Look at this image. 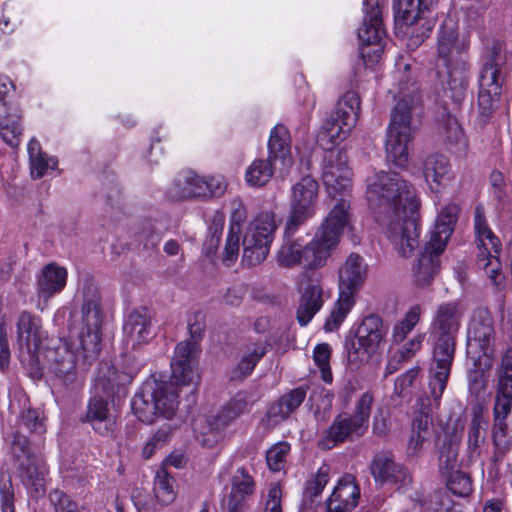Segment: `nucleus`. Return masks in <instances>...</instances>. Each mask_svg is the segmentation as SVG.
I'll return each instance as SVG.
<instances>
[{
  "label": "nucleus",
  "instance_id": "f257e3e1",
  "mask_svg": "<svg viewBox=\"0 0 512 512\" xmlns=\"http://www.w3.org/2000/svg\"><path fill=\"white\" fill-rule=\"evenodd\" d=\"M366 199L395 250L409 257L420 236L413 185L397 172L377 171L366 179Z\"/></svg>",
  "mask_w": 512,
  "mask_h": 512
},
{
  "label": "nucleus",
  "instance_id": "f03ea898",
  "mask_svg": "<svg viewBox=\"0 0 512 512\" xmlns=\"http://www.w3.org/2000/svg\"><path fill=\"white\" fill-rule=\"evenodd\" d=\"M348 225V205L342 201L333 206L308 243L303 244L300 238L291 239L293 234L285 233V241L278 251V263L284 267L301 265L306 269L325 266Z\"/></svg>",
  "mask_w": 512,
  "mask_h": 512
},
{
  "label": "nucleus",
  "instance_id": "7ed1b4c3",
  "mask_svg": "<svg viewBox=\"0 0 512 512\" xmlns=\"http://www.w3.org/2000/svg\"><path fill=\"white\" fill-rule=\"evenodd\" d=\"M468 40L459 39L458 22L446 17L436 32V72L443 92L455 102H460L470 79Z\"/></svg>",
  "mask_w": 512,
  "mask_h": 512
},
{
  "label": "nucleus",
  "instance_id": "20e7f679",
  "mask_svg": "<svg viewBox=\"0 0 512 512\" xmlns=\"http://www.w3.org/2000/svg\"><path fill=\"white\" fill-rule=\"evenodd\" d=\"M462 310L457 301L437 306L430 325L433 341L432 360L428 370L431 396L437 400L444 392L455 355L456 338L461 325Z\"/></svg>",
  "mask_w": 512,
  "mask_h": 512
},
{
  "label": "nucleus",
  "instance_id": "39448f33",
  "mask_svg": "<svg viewBox=\"0 0 512 512\" xmlns=\"http://www.w3.org/2000/svg\"><path fill=\"white\" fill-rule=\"evenodd\" d=\"M396 67L394 78L398 84L389 92L397 102L387 129L385 149L388 161L399 168H404L409 160V144L413 138L411 111L418 105L420 97L415 82L405 75L410 65L398 62Z\"/></svg>",
  "mask_w": 512,
  "mask_h": 512
},
{
  "label": "nucleus",
  "instance_id": "423d86ee",
  "mask_svg": "<svg viewBox=\"0 0 512 512\" xmlns=\"http://www.w3.org/2000/svg\"><path fill=\"white\" fill-rule=\"evenodd\" d=\"M80 295V310L74 315L70 333L77 352L86 362H92L101 352L103 325L101 296L93 279H84Z\"/></svg>",
  "mask_w": 512,
  "mask_h": 512
},
{
  "label": "nucleus",
  "instance_id": "0eeeda50",
  "mask_svg": "<svg viewBox=\"0 0 512 512\" xmlns=\"http://www.w3.org/2000/svg\"><path fill=\"white\" fill-rule=\"evenodd\" d=\"M511 58L512 52L508 51L506 43L499 40H493L483 52L478 106L479 113L484 118L491 117L498 105L503 84V69Z\"/></svg>",
  "mask_w": 512,
  "mask_h": 512
},
{
  "label": "nucleus",
  "instance_id": "6e6552de",
  "mask_svg": "<svg viewBox=\"0 0 512 512\" xmlns=\"http://www.w3.org/2000/svg\"><path fill=\"white\" fill-rule=\"evenodd\" d=\"M178 390L175 384L154 382L136 393L131 401L133 414L139 421L150 424L159 416L172 419L178 408Z\"/></svg>",
  "mask_w": 512,
  "mask_h": 512
},
{
  "label": "nucleus",
  "instance_id": "1a4fd4ad",
  "mask_svg": "<svg viewBox=\"0 0 512 512\" xmlns=\"http://www.w3.org/2000/svg\"><path fill=\"white\" fill-rule=\"evenodd\" d=\"M473 228L475 244L477 247L476 264L484 270L492 284L500 288L504 283V275L499 261L501 242L492 231L482 205H477L474 210Z\"/></svg>",
  "mask_w": 512,
  "mask_h": 512
},
{
  "label": "nucleus",
  "instance_id": "9d476101",
  "mask_svg": "<svg viewBox=\"0 0 512 512\" xmlns=\"http://www.w3.org/2000/svg\"><path fill=\"white\" fill-rule=\"evenodd\" d=\"M11 451L21 481L28 492L37 497L43 495L47 467L41 450L31 447L27 437L17 432L13 436Z\"/></svg>",
  "mask_w": 512,
  "mask_h": 512
},
{
  "label": "nucleus",
  "instance_id": "9b49d317",
  "mask_svg": "<svg viewBox=\"0 0 512 512\" xmlns=\"http://www.w3.org/2000/svg\"><path fill=\"white\" fill-rule=\"evenodd\" d=\"M205 314L196 311L188 320L190 339L178 343L171 360L172 379L178 385H190L198 378L196 372V358L198 355V341L205 330Z\"/></svg>",
  "mask_w": 512,
  "mask_h": 512
},
{
  "label": "nucleus",
  "instance_id": "f8f14e48",
  "mask_svg": "<svg viewBox=\"0 0 512 512\" xmlns=\"http://www.w3.org/2000/svg\"><path fill=\"white\" fill-rule=\"evenodd\" d=\"M116 385L105 376H99L90 397L84 422L101 436H111L116 429L117 411L113 402Z\"/></svg>",
  "mask_w": 512,
  "mask_h": 512
},
{
  "label": "nucleus",
  "instance_id": "ddd939ff",
  "mask_svg": "<svg viewBox=\"0 0 512 512\" xmlns=\"http://www.w3.org/2000/svg\"><path fill=\"white\" fill-rule=\"evenodd\" d=\"M276 230L277 223L273 212L262 211L253 218L243 238L244 265L256 266L267 258Z\"/></svg>",
  "mask_w": 512,
  "mask_h": 512
},
{
  "label": "nucleus",
  "instance_id": "4468645a",
  "mask_svg": "<svg viewBox=\"0 0 512 512\" xmlns=\"http://www.w3.org/2000/svg\"><path fill=\"white\" fill-rule=\"evenodd\" d=\"M360 111V98L354 91H348L337 104L335 114L325 122L317 135V143L329 149L343 141L356 125Z\"/></svg>",
  "mask_w": 512,
  "mask_h": 512
},
{
  "label": "nucleus",
  "instance_id": "2eb2a0df",
  "mask_svg": "<svg viewBox=\"0 0 512 512\" xmlns=\"http://www.w3.org/2000/svg\"><path fill=\"white\" fill-rule=\"evenodd\" d=\"M495 329L488 313L474 316L467 332V355L479 370L492 367L495 357Z\"/></svg>",
  "mask_w": 512,
  "mask_h": 512
},
{
  "label": "nucleus",
  "instance_id": "dca6fc26",
  "mask_svg": "<svg viewBox=\"0 0 512 512\" xmlns=\"http://www.w3.org/2000/svg\"><path fill=\"white\" fill-rule=\"evenodd\" d=\"M437 0H393L394 21L398 29L409 36L413 45L421 43L432 29L425 14Z\"/></svg>",
  "mask_w": 512,
  "mask_h": 512
},
{
  "label": "nucleus",
  "instance_id": "f3484780",
  "mask_svg": "<svg viewBox=\"0 0 512 512\" xmlns=\"http://www.w3.org/2000/svg\"><path fill=\"white\" fill-rule=\"evenodd\" d=\"M383 3L380 0H364L363 25L358 31L360 53L365 65L370 66L380 60L383 52L382 40L385 36L382 19Z\"/></svg>",
  "mask_w": 512,
  "mask_h": 512
},
{
  "label": "nucleus",
  "instance_id": "a211bd4d",
  "mask_svg": "<svg viewBox=\"0 0 512 512\" xmlns=\"http://www.w3.org/2000/svg\"><path fill=\"white\" fill-rule=\"evenodd\" d=\"M387 334V327L376 314L366 316L358 326L356 336L347 345L348 362L357 369L367 362Z\"/></svg>",
  "mask_w": 512,
  "mask_h": 512
},
{
  "label": "nucleus",
  "instance_id": "6ab92c4d",
  "mask_svg": "<svg viewBox=\"0 0 512 512\" xmlns=\"http://www.w3.org/2000/svg\"><path fill=\"white\" fill-rule=\"evenodd\" d=\"M319 184L311 176L302 177L293 187L286 234H295L299 227L316 214Z\"/></svg>",
  "mask_w": 512,
  "mask_h": 512
},
{
  "label": "nucleus",
  "instance_id": "aec40b11",
  "mask_svg": "<svg viewBox=\"0 0 512 512\" xmlns=\"http://www.w3.org/2000/svg\"><path fill=\"white\" fill-rule=\"evenodd\" d=\"M334 146L325 149L326 153L323 159L322 179L327 193L336 198H341L335 204L345 201L350 210V204L345 199L352 187V171L347 165V155L340 150H334ZM350 214V211H348Z\"/></svg>",
  "mask_w": 512,
  "mask_h": 512
},
{
  "label": "nucleus",
  "instance_id": "412c9836",
  "mask_svg": "<svg viewBox=\"0 0 512 512\" xmlns=\"http://www.w3.org/2000/svg\"><path fill=\"white\" fill-rule=\"evenodd\" d=\"M444 392H441L437 400L431 396L429 381L427 387L423 389L422 394L417 400L419 405V415L415 416L412 421L410 437L406 447V454L409 457H419L429 442L431 432L430 413L439 408L441 398Z\"/></svg>",
  "mask_w": 512,
  "mask_h": 512
},
{
  "label": "nucleus",
  "instance_id": "4be33fe9",
  "mask_svg": "<svg viewBox=\"0 0 512 512\" xmlns=\"http://www.w3.org/2000/svg\"><path fill=\"white\" fill-rule=\"evenodd\" d=\"M226 188L227 184L222 176H200L190 171L174 181L169 195L175 200L221 196Z\"/></svg>",
  "mask_w": 512,
  "mask_h": 512
},
{
  "label": "nucleus",
  "instance_id": "5701e85b",
  "mask_svg": "<svg viewBox=\"0 0 512 512\" xmlns=\"http://www.w3.org/2000/svg\"><path fill=\"white\" fill-rule=\"evenodd\" d=\"M493 417L506 420L512 411V346L503 352L496 370Z\"/></svg>",
  "mask_w": 512,
  "mask_h": 512
},
{
  "label": "nucleus",
  "instance_id": "b1692460",
  "mask_svg": "<svg viewBox=\"0 0 512 512\" xmlns=\"http://www.w3.org/2000/svg\"><path fill=\"white\" fill-rule=\"evenodd\" d=\"M67 279L66 268L55 262L45 265L36 276L37 308L44 310L50 299L64 290Z\"/></svg>",
  "mask_w": 512,
  "mask_h": 512
},
{
  "label": "nucleus",
  "instance_id": "393cba45",
  "mask_svg": "<svg viewBox=\"0 0 512 512\" xmlns=\"http://www.w3.org/2000/svg\"><path fill=\"white\" fill-rule=\"evenodd\" d=\"M368 275V266L364 259L351 253L339 269L338 292L356 299Z\"/></svg>",
  "mask_w": 512,
  "mask_h": 512
},
{
  "label": "nucleus",
  "instance_id": "a878e982",
  "mask_svg": "<svg viewBox=\"0 0 512 512\" xmlns=\"http://www.w3.org/2000/svg\"><path fill=\"white\" fill-rule=\"evenodd\" d=\"M366 430L367 426L353 415H339L325 431L318 445L322 449L329 450L347 439L362 436Z\"/></svg>",
  "mask_w": 512,
  "mask_h": 512
},
{
  "label": "nucleus",
  "instance_id": "bb28decb",
  "mask_svg": "<svg viewBox=\"0 0 512 512\" xmlns=\"http://www.w3.org/2000/svg\"><path fill=\"white\" fill-rule=\"evenodd\" d=\"M424 181L434 193L443 192L454 180V173L447 157L441 154L428 155L421 165Z\"/></svg>",
  "mask_w": 512,
  "mask_h": 512
},
{
  "label": "nucleus",
  "instance_id": "cd10ccee",
  "mask_svg": "<svg viewBox=\"0 0 512 512\" xmlns=\"http://www.w3.org/2000/svg\"><path fill=\"white\" fill-rule=\"evenodd\" d=\"M370 469L375 481L380 484L389 483L402 487L411 482L407 468L396 463L392 456L387 453L376 454Z\"/></svg>",
  "mask_w": 512,
  "mask_h": 512
},
{
  "label": "nucleus",
  "instance_id": "c85d7f7f",
  "mask_svg": "<svg viewBox=\"0 0 512 512\" xmlns=\"http://www.w3.org/2000/svg\"><path fill=\"white\" fill-rule=\"evenodd\" d=\"M123 334L127 346L132 349L147 343L153 337L152 317L147 308L135 309L126 317Z\"/></svg>",
  "mask_w": 512,
  "mask_h": 512
},
{
  "label": "nucleus",
  "instance_id": "c756f323",
  "mask_svg": "<svg viewBox=\"0 0 512 512\" xmlns=\"http://www.w3.org/2000/svg\"><path fill=\"white\" fill-rule=\"evenodd\" d=\"M359 498L360 489L355 478L344 475L327 500L326 512H350L358 505Z\"/></svg>",
  "mask_w": 512,
  "mask_h": 512
},
{
  "label": "nucleus",
  "instance_id": "7c9ffc66",
  "mask_svg": "<svg viewBox=\"0 0 512 512\" xmlns=\"http://www.w3.org/2000/svg\"><path fill=\"white\" fill-rule=\"evenodd\" d=\"M268 158L279 161L281 170L288 172L293 165L291 152V137L289 130L283 124H277L270 132L268 139Z\"/></svg>",
  "mask_w": 512,
  "mask_h": 512
},
{
  "label": "nucleus",
  "instance_id": "2f4dec72",
  "mask_svg": "<svg viewBox=\"0 0 512 512\" xmlns=\"http://www.w3.org/2000/svg\"><path fill=\"white\" fill-rule=\"evenodd\" d=\"M50 370L64 383L68 384L75 379L76 354L68 343L59 344L47 352Z\"/></svg>",
  "mask_w": 512,
  "mask_h": 512
},
{
  "label": "nucleus",
  "instance_id": "473e14b6",
  "mask_svg": "<svg viewBox=\"0 0 512 512\" xmlns=\"http://www.w3.org/2000/svg\"><path fill=\"white\" fill-rule=\"evenodd\" d=\"M458 213L459 207L455 204H449L442 208L436 219L435 226L430 233L428 248H433L437 252H443L445 250L447 241L454 230Z\"/></svg>",
  "mask_w": 512,
  "mask_h": 512
},
{
  "label": "nucleus",
  "instance_id": "72a5a7b5",
  "mask_svg": "<svg viewBox=\"0 0 512 512\" xmlns=\"http://www.w3.org/2000/svg\"><path fill=\"white\" fill-rule=\"evenodd\" d=\"M324 292L316 280H308L301 289V298L297 308V320L301 326L307 325L322 308Z\"/></svg>",
  "mask_w": 512,
  "mask_h": 512
},
{
  "label": "nucleus",
  "instance_id": "f704fd0d",
  "mask_svg": "<svg viewBox=\"0 0 512 512\" xmlns=\"http://www.w3.org/2000/svg\"><path fill=\"white\" fill-rule=\"evenodd\" d=\"M256 401L254 393L246 390L238 391L215 416L229 427L241 415L248 413Z\"/></svg>",
  "mask_w": 512,
  "mask_h": 512
},
{
  "label": "nucleus",
  "instance_id": "c9c22d12",
  "mask_svg": "<svg viewBox=\"0 0 512 512\" xmlns=\"http://www.w3.org/2000/svg\"><path fill=\"white\" fill-rule=\"evenodd\" d=\"M17 339L21 345L28 348L33 345L35 348L40 344L43 336L41 320L38 316L28 311H21L18 315L17 322Z\"/></svg>",
  "mask_w": 512,
  "mask_h": 512
},
{
  "label": "nucleus",
  "instance_id": "e433bc0d",
  "mask_svg": "<svg viewBox=\"0 0 512 512\" xmlns=\"http://www.w3.org/2000/svg\"><path fill=\"white\" fill-rule=\"evenodd\" d=\"M266 352L267 349L263 343H253L245 346L240 351L238 363L231 371V380H242L249 376Z\"/></svg>",
  "mask_w": 512,
  "mask_h": 512
},
{
  "label": "nucleus",
  "instance_id": "4c0bfd02",
  "mask_svg": "<svg viewBox=\"0 0 512 512\" xmlns=\"http://www.w3.org/2000/svg\"><path fill=\"white\" fill-rule=\"evenodd\" d=\"M21 115L17 107H0V136L11 147L20 144L22 134Z\"/></svg>",
  "mask_w": 512,
  "mask_h": 512
},
{
  "label": "nucleus",
  "instance_id": "58836bf2",
  "mask_svg": "<svg viewBox=\"0 0 512 512\" xmlns=\"http://www.w3.org/2000/svg\"><path fill=\"white\" fill-rule=\"evenodd\" d=\"M30 164V173L32 178L40 179L49 171H53L58 166L57 158L48 155L41 148L39 141L32 138L27 146Z\"/></svg>",
  "mask_w": 512,
  "mask_h": 512
},
{
  "label": "nucleus",
  "instance_id": "ea45409f",
  "mask_svg": "<svg viewBox=\"0 0 512 512\" xmlns=\"http://www.w3.org/2000/svg\"><path fill=\"white\" fill-rule=\"evenodd\" d=\"M306 389L298 387L284 394L277 402L273 403L268 409L267 415L275 422L286 419L295 411L304 401Z\"/></svg>",
  "mask_w": 512,
  "mask_h": 512
},
{
  "label": "nucleus",
  "instance_id": "a19ab883",
  "mask_svg": "<svg viewBox=\"0 0 512 512\" xmlns=\"http://www.w3.org/2000/svg\"><path fill=\"white\" fill-rule=\"evenodd\" d=\"M428 247L429 241L414 267L415 279L419 286L429 285L439 269V255L442 252Z\"/></svg>",
  "mask_w": 512,
  "mask_h": 512
},
{
  "label": "nucleus",
  "instance_id": "79ce46f5",
  "mask_svg": "<svg viewBox=\"0 0 512 512\" xmlns=\"http://www.w3.org/2000/svg\"><path fill=\"white\" fill-rule=\"evenodd\" d=\"M482 408L474 410L473 418L468 431L467 451L469 459L475 461L480 456L481 445L485 440L487 423L481 415Z\"/></svg>",
  "mask_w": 512,
  "mask_h": 512
},
{
  "label": "nucleus",
  "instance_id": "37998d69",
  "mask_svg": "<svg viewBox=\"0 0 512 512\" xmlns=\"http://www.w3.org/2000/svg\"><path fill=\"white\" fill-rule=\"evenodd\" d=\"M275 167L273 161L267 159H255L246 168L245 182L248 186L260 188L265 186L272 178Z\"/></svg>",
  "mask_w": 512,
  "mask_h": 512
},
{
  "label": "nucleus",
  "instance_id": "c03bdc74",
  "mask_svg": "<svg viewBox=\"0 0 512 512\" xmlns=\"http://www.w3.org/2000/svg\"><path fill=\"white\" fill-rule=\"evenodd\" d=\"M227 428L215 415L208 416L200 430L195 428L196 439L203 447L213 448L223 440Z\"/></svg>",
  "mask_w": 512,
  "mask_h": 512
},
{
  "label": "nucleus",
  "instance_id": "a18cd8bd",
  "mask_svg": "<svg viewBox=\"0 0 512 512\" xmlns=\"http://www.w3.org/2000/svg\"><path fill=\"white\" fill-rule=\"evenodd\" d=\"M176 481L165 467L156 471L153 484V492L156 500L161 505H169L176 498Z\"/></svg>",
  "mask_w": 512,
  "mask_h": 512
},
{
  "label": "nucleus",
  "instance_id": "49530a36",
  "mask_svg": "<svg viewBox=\"0 0 512 512\" xmlns=\"http://www.w3.org/2000/svg\"><path fill=\"white\" fill-rule=\"evenodd\" d=\"M356 304V299L338 292V298L332 311L326 318L324 329L326 332H333L339 329L348 314Z\"/></svg>",
  "mask_w": 512,
  "mask_h": 512
},
{
  "label": "nucleus",
  "instance_id": "de8ad7c7",
  "mask_svg": "<svg viewBox=\"0 0 512 512\" xmlns=\"http://www.w3.org/2000/svg\"><path fill=\"white\" fill-rule=\"evenodd\" d=\"M423 309L421 305L411 306L404 314L403 318L398 320L392 329L391 340L394 344H400L407 335L415 328L421 319Z\"/></svg>",
  "mask_w": 512,
  "mask_h": 512
},
{
  "label": "nucleus",
  "instance_id": "09e8293b",
  "mask_svg": "<svg viewBox=\"0 0 512 512\" xmlns=\"http://www.w3.org/2000/svg\"><path fill=\"white\" fill-rule=\"evenodd\" d=\"M459 443L446 437L439 450V470L444 476L458 470Z\"/></svg>",
  "mask_w": 512,
  "mask_h": 512
},
{
  "label": "nucleus",
  "instance_id": "8fccbe9b",
  "mask_svg": "<svg viewBox=\"0 0 512 512\" xmlns=\"http://www.w3.org/2000/svg\"><path fill=\"white\" fill-rule=\"evenodd\" d=\"M290 449V444L283 441L274 444L266 452L267 465L271 471L278 472L285 467L286 459L290 453Z\"/></svg>",
  "mask_w": 512,
  "mask_h": 512
},
{
  "label": "nucleus",
  "instance_id": "3c124183",
  "mask_svg": "<svg viewBox=\"0 0 512 512\" xmlns=\"http://www.w3.org/2000/svg\"><path fill=\"white\" fill-rule=\"evenodd\" d=\"M331 349L327 343L316 345L313 351V359L321 372V378L326 383H331L333 380L332 371L330 368Z\"/></svg>",
  "mask_w": 512,
  "mask_h": 512
},
{
  "label": "nucleus",
  "instance_id": "603ef678",
  "mask_svg": "<svg viewBox=\"0 0 512 512\" xmlns=\"http://www.w3.org/2000/svg\"><path fill=\"white\" fill-rule=\"evenodd\" d=\"M444 476L447 478V487L453 494L463 497L471 493L472 482L464 472L458 469Z\"/></svg>",
  "mask_w": 512,
  "mask_h": 512
},
{
  "label": "nucleus",
  "instance_id": "864d4df0",
  "mask_svg": "<svg viewBox=\"0 0 512 512\" xmlns=\"http://www.w3.org/2000/svg\"><path fill=\"white\" fill-rule=\"evenodd\" d=\"M172 432L173 427L171 424L161 426L144 446L143 456L146 459L152 457L156 450L164 447L170 441Z\"/></svg>",
  "mask_w": 512,
  "mask_h": 512
},
{
  "label": "nucleus",
  "instance_id": "5fc2aeb1",
  "mask_svg": "<svg viewBox=\"0 0 512 512\" xmlns=\"http://www.w3.org/2000/svg\"><path fill=\"white\" fill-rule=\"evenodd\" d=\"M254 491V481L245 468H239L232 479L231 494L245 498Z\"/></svg>",
  "mask_w": 512,
  "mask_h": 512
},
{
  "label": "nucleus",
  "instance_id": "6e6d98bb",
  "mask_svg": "<svg viewBox=\"0 0 512 512\" xmlns=\"http://www.w3.org/2000/svg\"><path fill=\"white\" fill-rule=\"evenodd\" d=\"M330 467L323 464L316 474L307 482L305 494L308 498L313 499L319 496L329 481Z\"/></svg>",
  "mask_w": 512,
  "mask_h": 512
},
{
  "label": "nucleus",
  "instance_id": "4d7b16f0",
  "mask_svg": "<svg viewBox=\"0 0 512 512\" xmlns=\"http://www.w3.org/2000/svg\"><path fill=\"white\" fill-rule=\"evenodd\" d=\"M241 233L228 231L222 261L226 266L233 265L239 256Z\"/></svg>",
  "mask_w": 512,
  "mask_h": 512
},
{
  "label": "nucleus",
  "instance_id": "13d9d810",
  "mask_svg": "<svg viewBox=\"0 0 512 512\" xmlns=\"http://www.w3.org/2000/svg\"><path fill=\"white\" fill-rule=\"evenodd\" d=\"M424 339L425 334L418 333L412 339L404 343L394 355V358H397V364L400 362H405L414 357L415 354L421 349Z\"/></svg>",
  "mask_w": 512,
  "mask_h": 512
},
{
  "label": "nucleus",
  "instance_id": "bf43d9fd",
  "mask_svg": "<svg viewBox=\"0 0 512 512\" xmlns=\"http://www.w3.org/2000/svg\"><path fill=\"white\" fill-rule=\"evenodd\" d=\"M55 512H81L78 504L60 490H54L49 495Z\"/></svg>",
  "mask_w": 512,
  "mask_h": 512
},
{
  "label": "nucleus",
  "instance_id": "052dcab7",
  "mask_svg": "<svg viewBox=\"0 0 512 512\" xmlns=\"http://www.w3.org/2000/svg\"><path fill=\"white\" fill-rule=\"evenodd\" d=\"M21 422L23 426L31 431L38 434L45 432L44 417L40 415V412L34 409H28L22 413Z\"/></svg>",
  "mask_w": 512,
  "mask_h": 512
},
{
  "label": "nucleus",
  "instance_id": "680f3d73",
  "mask_svg": "<svg viewBox=\"0 0 512 512\" xmlns=\"http://www.w3.org/2000/svg\"><path fill=\"white\" fill-rule=\"evenodd\" d=\"M373 402V394L370 391L365 392L357 401L353 414L354 417L360 420L367 427Z\"/></svg>",
  "mask_w": 512,
  "mask_h": 512
},
{
  "label": "nucleus",
  "instance_id": "e2e57ef3",
  "mask_svg": "<svg viewBox=\"0 0 512 512\" xmlns=\"http://www.w3.org/2000/svg\"><path fill=\"white\" fill-rule=\"evenodd\" d=\"M247 219V210L240 200L233 202V209L229 219L228 231L242 233V226Z\"/></svg>",
  "mask_w": 512,
  "mask_h": 512
},
{
  "label": "nucleus",
  "instance_id": "0e129e2a",
  "mask_svg": "<svg viewBox=\"0 0 512 512\" xmlns=\"http://www.w3.org/2000/svg\"><path fill=\"white\" fill-rule=\"evenodd\" d=\"M161 237L162 231L152 222L145 223L139 232V240L144 243L145 247L157 246Z\"/></svg>",
  "mask_w": 512,
  "mask_h": 512
},
{
  "label": "nucleus",
  "instance_id": "69168bd1",
  "mask_svg": "<svg viewBox=\"0 0 512 512\" xmlns=\"http://www.w3.org/2000/svg\"><path fill=\"white\" fill-rule=\"evenodd\" d=\"M507 423L506 420H495L493 421L492 436L494 445L499 448H507L509 441L507 438Z\"/></svg>",
  "mask_w": 512,
  "mask_h": 512
},
{
  "label": "nucleus",
  "instance_id": "338daca9",
  "mask_svg": "<svg viewBox=\"0 0 512 512\" xmlns=\"http://www.w3.org/2000/svg\"><path fill=\"white\" fill-rule=\"evenodd\" d=\"M0 497L2 512H15L14 491L10 479L1 483Z\"/></svg>",
  "mask_w": 512,
  "mask_h": 512
},
{
  "label": "nucleus",
  "instance_id": "774afa93",
  "mask_svg": "<svg viewBox=\"0 0 512 512\" xmlns=\"http://www.w3.org/2000/svg\"><path fill=\"white\" fill-rule=\"evenodd\" d=\"M281 497L282 490L279 485L275 484L270 487L264 512H282Z\"/></svg>",
  "mask_w": 512,
  "mask_h": 512
}]
</instances>
